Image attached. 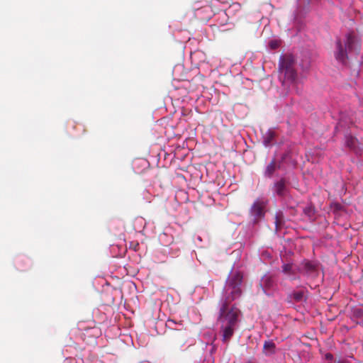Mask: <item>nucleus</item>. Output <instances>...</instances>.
<instances>
[{
  "instance_id": "6ab92c4d",
  "label": "nucleus",
  "mask_w": 363,
  "mask_h": 363,
  "mask_svg": "<svg viewBox=\"0 0 363 363\" xmlns=\"http://www.w3.org/2000/svg\"><path fill=\"white\" fill-rule=\"evenodd\" d=\"M281 223V221L280 218H279L278 216H276V220H275L276 230H279Z\"/></svg>"
},
{
  "instance_id": "412c9836",
  "label": "nucleus",
  "mask_w": 363,
  "mask_h": 363,
  "mask_svg": "<svg viewBox=\"0 0 363 363\" xmlns=\"http://www.w3.org/2000/svg\"><path fill=\"white\" fill-rule=\"evenodd\" d=\"M269 45H270V47H271L272 49H275V48H277V46H278V45L277 44V43L273 42V41L270 42V44H269Z\"/></svg>"
},
{
  "instance_id": "9b49d317",
  "label": "nucleus",
  "mask_w": 363,
  "mask_h": 363,
  "mask_svg": "<svg viewBox=\"0 0 363 363\" xmlns=\"http://www.w3.org/2000/svg\"><path fill=\"white\" fill-rule=\"evenodd\" d=\"M289 298L294 302H301L304 299V292L303 291H294L289 294Z\"/></svg>"
},
{
  "instance_id": "b1692460",
  "label": "nucleus",
  "mask_w": 363,
  "mask_h": 363,
  "mask_svg": "<svg viewBox=\"0 0 363 363\" xmlns=\"http://www.w3.org/2000/svg\"><path fill=\"white\" fill-rule=\"evenodd\" d=\"M177 179H186L184 177H183V176H182V175H178Z\"/></svg>"
},
{
  "instance_id": "20e7f679",
  "label": "nucleus",
  "mask_w": 363,
  "mask_h": 363,
  "mask_svg": "<svg viewBox=\"0 0 363 363\" xmlns=\"http://www.w3.org/2000/svg\"><path fill=\"white\" fill-rule=\"evenodd\" d=\"M318 265L316 262L307 259L303 260L297 266L298 273L306 277H315L318 274Z\"/></svg>"
},
{
  "instance_id": "423d86ee",
  "label": "nucleus",
  "mask_w": 363,
  "mask_h": 363,
  "mask_svg": "<svg viewBox=\"0 0 363 363\" xmlns=\"http://www.w3.org/2000/svg\"><path fill=\"white\" fill-rule=\"evenodd\" d=\"M345 143L347 147L353 150L357 155L359 156L363 155V150L359 147V142L357 138L352 135H347L345 137Z\"/></svg>"
},
{
  "instance_id": "0eeeda50",
  "label": "nucleus",
  "mask_w": 363,
  "mask_h": 363,
  "mask_svg": "<svg viewBox=\"0 0 363 363\" xmlns=\"http://www.w3.org/2000/svg\"><path fill=\"white\" fill-rule=\"evenodd\" d=\"M346 46L349 51L358 52L360 50V44L352 33L347 34Z\"/></svg>"
},
{
  "instance_id": "4be33fe9",
  "label": "nucleus",
  "mask_w": 363,
  "mask_h": 363,
  "mask_svg": "<svg viewBox=\"0 0 363 363\" xmlns=\"http://www.w3.org/2000/svg\"><path fill=\"white\" fill-rule=\"evenodd\" d=\"M335 363H348V362L347 360L339 359V360L335 361Z\"/></svg>"
},
{
  "instance_id": "9d476101",
  "label": "nucleus",
  "mask_w": 363,
  "mask_h": 363,
  "mask_svg": "<svg viewBox=\"0 0 363 363\" xmlns=\"http://www.w3.org/2000/svg\"><path fill=\"white\" fill-rule=\"evenodd\" d=\"M282 270H283L284 273H285L286 274H287L289 276L295 275L296 274V272H298L297 267H294V265L290 263L284 264L282 266Z\"/></svg>"
},
{
  "instance_id": "aec40b11",
  "label": "nucleus",
  "mask_w": 363,
  "mask_h": 363,
  "mask_svg": "<svg viewBox=\"0 0 363 363\" xmlns=\"http://www.w3.org/2000/svg\"><path fill=\"white\" fill-rule=\"evenodd\" d=\"M325 359L329 361H332L333 359V355L331 353H327L325 354Z\"/></svg>"
},
{
  "instance_id": "f257e3e1",
  "label": "nucleus",
  "mask_w": 363,
  "mask_h": 363,
  "mask_svg": "<svg viewBox=\"0 0 363 363\" xmlns=\"http://www.w3.org/2000/svg\"><path fill=\"white\" fill-rule=\"evenodd\" d=\"M240 315L241 311L235 305L221 303L218 322L220 324L223 342H228L233 335Z\"/></svg>"
},
{
  "instance_id": "ddd939ff",
  "label": "nucleus",
  "mask_w": 363,
  "mask_h": 363,
  "mask_svg": "<svg viewBox=\"0 0 363 363\" xmlns=\"http://www.w3.org/2000/svg\"><path fill=\"white\" fill-rule=\"evenodd\" d=\"M274 189L278 195L284 196L286 191L285 183H275Z\"/></svg>"
},
{
  "instance_id": "dca6fc26",
  "label": "nucleus",
  "mask_w": 363,
  "mask_h": 363,
  "mask_svg": "<svg viewBox=\"0 0 363 363\" xmlns=\"http://www.w3.org/2000/svg\"><path fill=\"white\" fill-rule=\"evenodd\" d=\"M330 208L333 212L337 213L342 210L343 206L339 203L333 202L330 204Z\"/></svg>"
},
{
  "instance_id": "f3484780",
  "label": "nucleus",
  "mask_w": 363,
  "mask_h": 363,
  "mask_svg": "<svg viewBox=\"0 0 363 363\" xmlns=\"http://www.w3.org/2000/svg\"><path fill=\"white\" fill-rule=\"evenodd\" d=\"M353 315L358 318H362L363 317V310L361 308H354Z\"/></svg>"
},
{
  "instance_id": "7ed1b4c3",
  "label": "nucleus",
  "mask_w": 363,
  "mask_h": 363,
  "mask_svg": "<svg viewBox=\"0 0 363 363\" xmlns=\"http://www.w3.org/2000/svg\"><path fill=\"white\" fill-rule=\"evenodd\" d=\"M279 69L281 74H284L282 85L289 86L294 84L297 77V73L294 68V60L292 56L288 55L281 57Z\"/></svg>"
},
{
  "instance_id": "39448f33",
  "label": "nucleus",
  "mask_w": 363,
  "mask_h": 363,
  "mask_svg": "<svg viewBox=\"0 0 363 363\" xmlns=\"http://www.w3.org/2000/svg\"><path fill=\"white\" fill-rule=\"evenodd\" d=\"M267 204V201L263 199H257L255 201L250 210V216L253 217L255 222H257L264 217Z\"/></svg>"
},
{
  "instance_id": "4468645a",
  "label": "nucleus",
  "mask_w": 363,
  "mask_h": 363,
  "mask_svg": "<svg viewBox=\"0 0 363 363\" xmlns=\"http://www.w3.org/2000/svg\"><path fill=\"white\" fill-rule=\"evenodd\" d=\"M274 281L272 277L269 276H264L261 280V285L263 288L270 289L273 286Z\"/></svg>"
},
{
  "instance_id": "1a4fd4ad",
  "label": "nucleus",
  "mask_w": 363,
  "mask_h": 363,
  "mask_svg": "<svg viewBox=\"0 0 363 363\" xmlns=\"http://www.w3.org/2000/svg\"><path fill=\"white\" fill-rule=\"evenodd\" d=\"M275 344L272 341H265L263 345L264 352L266 355H270L275 353Z\"/></svg>"
},
{
  "instance_id": "f03ea898",
  "label": "nucleus",
  "mask_w": 363,
  "mask_h": 363,
  "mask_svg": "<svg viewBox=\"0 0 363 363\" xmlns=\"http://www.w3.org/2000/svg\"><path fill=\"white\" fill-rule=\"evenodd\" d=\"M243 275L239 271L233 272L228 277L223 289L221 303L230 304L241 296Z\"/></svg>"
},
{
  "instance_id": "393cba45",
  "label": "nucleus",
  "mask_w": 363,
  "mask_h": 363,
  "mask_svg": "<svg viewBox=\"0 0 363 363\" xmlns=\"http://www.w3.org/2000/svg\"><path fill=\"white\" fill-rule=\"evenodd\" d=\"M180 343L184 344L185 342L184 337H183L182 340L179 341Z\"/></svg>"
},
{
  "instance_id": "6e6552de",
  "label": "nucleus",
  "mask_w": 363,
  "mask_h": 363,
  "mask_svg": "<svg viewBox=\"0 0 363 363\" xmlns=\"http://www.w3.org/2000/svg\"><path fill=\"white\" fill-rule=\"evenodd\" d=\"M337 48L336 59L342 62H345L347 59V50L343 48L340 40H337Z\"/></svg>"
},
{
  "instance_id": "2eb2a0df",
  "label": "nucleus",
  "mask_w": 363,
  "mask_h": 363,
  "mask_svg": "<svg viewBox=\"0 0 363 363\" xmlns=\"http://www.w3.org/2000/svg\"><path fill=\"white\" fill-rule=\"evenodd\" d=\"M303 212L308 218H312L315 215V209L311 206H308L303 208Z\"/></svg>"
},
{
  "instance_id": "f8f14e48",
  "label": "nucleus",
  "mask_w": 363,
  "mask_h": 363,
  "mask_svg": "<svg viewBox=\"0 0 363 363\" xmlns=\"http://www.w3.org/2000/svg\"><path fill=\"white\" fill-rule=\"evenodd\" d=\"M278 166L275 162V160H272L266 167V169L264 171V174L270 177H272L274 173L275 172L276 169H277Z\"/></svg>"
},
{
  "instance_id": "5701e85b",
  "label": "nucleus",
  "mask_w": 363,
  "mask_h": 363,
  "mask_svg": "<svg viewBox=\"0 0 363 363\" xmlns=\"http://www.w3.org/2000/svg\"><path fill=\"white\" fill-rule=\"evenodd\" d=\"M182 333L181 331H174V335L177 336V335H181Z\"/></svg>"
},
{
  "instance_id": "a211bd4d",
  "label": "nucleus",
  "mask_w": 363,
  "mask_h": 363,
  "mask_svg": "<svg viewBox=\"0 0 363 363\" xmlns=\"http://www.w3.org/2000/svg\"><path fill=\"white\" fill-rule=\"evenodd\" d=\"M274 138V133L273 131H269L264 139L266 144L270 143Z\"/></svg>"
}]
</instances>
